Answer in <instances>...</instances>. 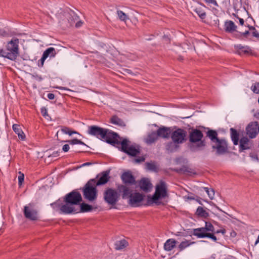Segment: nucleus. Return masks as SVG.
Here are the masks:
<instances>
[{
    "mask_svg": "<svg viewBox=\"0 0 259 259\" xmlns=\"http://www.w3.org/2000/svg\"><path fill=\"white\" fill-rule=\"evenodd\" d=\"M177 241L174 239H169L164 244V248L166 251L171 250L175 246Z\"/></svg>",
    "mask_w": 259,
    "mask_h": 259,
    "instance_id": "nucleus-26",
    "label": "nucleus"
},
{
    "mask_svg": "<svg viewBox=\"0 0 259 259\" xmlns=\"http://www.w3.org/2000/svg\"><path fill=\"white\" fill-rule=\"evenodd\" d=\"M146 168L151 171H156L157 167L154 162H147L146 163Z\"/></svg>",
    "mask_w": 259,
    "mask_h": 259,
    "instance_id": "nucleus-39",
    "label": "nucleus"
},
{
    "mask_svg": "<svg viewBox=\"0 0 259 259\" xmlns=\"http://www.w3.org/2000/svg\"><path fill=\"white\" fill-rule=\"evenodd\" d=\"M119 194L114 189L108 188L104 193V199L109 204L115 205L119 200Z\"/></svg>",
    "mask_w": 259,
    "mask_h": 259,
    "instance_id": "nucleus-8",
    "label": "nucleus"
},
{
    "mask_svg": "<svg viewBox=\"0 0 259 259\" xmlns=\"http://www.w3.org/2000/svg\"><path fill=\"white\" fill-rule=\"evenodd\" d=\"M19 39H12L9 41L4 50V58H7L12 61L16 60L19 55Z\"/></svg>",
    "mask_w": 259,
    "mask_h": 259,
    "instance_id": "nucleus-3",
    "label": "nucleus"
},
{
    "mask_svg": "<svg viewBox=\"0 0 259 259\" xmlns=\"http://www.w3.org/2000/svg\"><path fill=\"white\" fill-rule=\"evenodd\" d=\"M109 171L106 170L102 172L101 174L98 175L97 176V178L99 177L98 181L97 182L96 181L95 185L97 186H100L102 185H104L108 182L109 180Z\"/></svg>",
    "mask_w": 259,
    "mask_h": 259,
    "instance_id": "nucleus-19",
    "label": "nucleus"
},
{
    "mask_svg": "<svg viewBox=\"0 0 259 259\" xmlns=\"http://www.w3.org/2000/svg\"><path fill=\"white\" fill-rule=\"evenodd\" d=\"M118 17L121 21L126 22L128 19L127 15L121 11H117V12Z\"/></svg>",
    "mask_w": 259,
    "mask_h": 259,
    "instance_id": "nucleus-37",
    "label": "nucleus"
},
{
    "mask_svg": "<svg viewBox=\"0 0 259 259\" xmlns=\"http://www.w3.org/2000/svg\"><path fill=\"white\" fill-rule=\"evenodd\" d=\"M258 103H259V97H258Z\"/></svg>",
    "mask_w": 259,
    "mask_h": 259,
    "instance_id": "nucleus-62",
    "label": "nucleus"
},
{
    "mask_svg": "<svg viewBox=\"0 0 259 259\" xmlns=\"http://www.w3.org/2000/svg\"><path fill=\"white\" fill-rule=\"evenodd\" d=\"M143 199V194L138 192L134 193L128 198V204L133 207L140 206Z\"/></svg>",
    "mask_w": 259,
    "mask_h": 259,
    "instance_id": "nucleus-13",
    "label": "nucleus"
},
{
    "mask_svg": "<svg viewBox=\"0 0 259 259\" xmlns=\"http://www.w3.org/2000/svg\"><path fill=\"white\" fill-rule=\"evenodd\" d=\"M158 137L164 139H167L169 137L171 134L170 128L163 126L158 128L156 132Z\"/></svg>",
    "mask_w": 259,
    "mask_h": 259,
    "instance_id": "nucleus-21",
    "label": "nucleus"
},
{
    "mask_svg": "<svg viewBox=\"0 0 259 259\" xmlns=\"http://www.w3.org/2000/svg\"><path fill=\"white\" fill-rule=\"evenodd\" d=\"M249 29L248 30H246L244 32L241 33L242 35L245 37H247L248 34L250 33Z\"/></svg>",
    "mask_w": 259,
    "mask_h": 259,
    "instance_id": "nucleus-54",
    "label": "nucleus"
},
{
    "mask_svg": "<svg viewBox=\"0 0 259 259\" xmlns=\"http://www.w3.org/2000/svg\"><path fill=\"white\" fill-rule=\"evenodd\" d=\"M196 236L199 238H203L205 237H208L214 241L217 240V237L214 235L213 233H197Z\"/></svg>",
    "mask_w": 259,
    "mask_h": 259,
    "instance_id": "nucleus-34",
    "label": "nucleus"
},
{
    "mask_svg": "<svg viewBox=\"0 0 259 259\" xmlns=\"http://www.w3.org/2000/svg\"><path fill=\"white\" fill-rule=\"evenodd\" d=\"M94 208L97 209V207H94L85 203H82L80 205V209H79V212H89L92 211Z\"/></svg>",
    "mask_w": 259,
    "mask_h": 259,
    "instance_id": "nucleus-29",
    "label": "nucleus"
},
{
    "mask_svg": "<svg viewBox=\"0 0 259 259\" xmlns=\"http://www.w3.org/2000/svg\"><path fill=\"white\" fill-rule=\"evenodd\" d=\"M23 213L24 217L30 221L38 220V213L37 207L33 203H30L24 207Z\"/></svg>",
    "mask_w": 259,
    "mask_h": 259,
    "instance_id": "nucleus-6",
    "label": "nucleus"
},
{
    "mask_svg": "<svg viewBox=\"0 0 259 259\" xmlns=\"http://www.w3.org/2000/svg\"><path fill=\"white\" fill-rule=\"evenodd\" d=\"M166 150L169 152H172L177 150L179 146L177 143H175L174 142H170L168 143L166 146Z\"/></svg>",
    "mask_w": 259,
    "mask_h": 259,
    "instance_id": "nucleus-35",
    "label": "nucleus"
},
{
    "mask_svg": "<svg viewBox=\"0 0 259 259\" xmlns=\"http://www.w3.org/2000/svg\"><path fill=\"white\" fill-rule=\"evenodd\" d=\"M206 3L212 4L215 6H218L217 2L215 0H204Z\"/></svg>",
    "mask_w": 259,
    "mask_h": 259,
    "instance_id": "nucleus-50",
    "label": "nucleus"
},
{
    "mask_svg": "<svg viewBox=\"0 0 259 259\" xmlns=\"http://www.w3.org/2000/svg\"><path fill=\"white\" fill-rule=\"evenodd\" d=\"M203 135L199 130H192L189 134V148L192 152L200 151L205 146L204 140H202Z\"/></svg>",
    "mask_w": 259,
    "mask_h": 259,
    "instance_id": "nucleus-2",
    "label": "nucleus"
},
{
    "mask_svg": "<svg viewBox=\"0 0 259 259\" xmlns=\"http://www.w3.org/2000/svg\"><path fill=\"white\" fill-rule=\"evenodd\" d=\"M258 132L259 133V126H258Z\"/></svg>",
    "mask_w": 259,
    "mask_h": 259,
    "instance_id": "nucleus-61",
    "label": "nucleus"
},
{
    "mask_svg": "<svg viewBox=\"0 0 259 259\" xmlns=\"http://www.w3.org/2000/svg\"><path fill=\"white\" fill-rule=\"evenodd\" d=\"M69 145L68 144H65L63 146L62 150L64 152H67L69 150Z\"/></svg>",
    "mask_w": 259,
    "mask_h": 259,
    "instance_id": "nucleus-49",
    "label": "nucleus"
},
{
    "mask_svg": "<svg viewBox=\"0 0 259 259\" xmlns=\"http://www.w3.org/2000/svg\"><path fill=\"white\" fill-rule=\"evenodd\" d=\"M237 26L232 21H226L225 23V29L228 32H232L236 30Z\"/></svg>",
    "mask_w": 259,
    "mask_h": 259,
    "instance_id": "nucleus-28",
    "label": "nucleus"
},
{
    "mask_svg": "<svg viewBox=\"0 0 259 259\" xmlns=\"http://www.w3.org/2000/svg\"><path fill=\"white\" fill-rule=\"evenodd\" d=\"M252 145V142L246 137H242L239 141V151L250 149Z\"/></svg>",
    "mask_w": 259,
    "mask_h": 259,
    "instance_id": "nucleus-18",
    "label": "nucleus"
},
{
    "mask_svg": "<svg viewBox=\"0 0 259 259\" xmlns=\"http://www.w3.org/2000/svg\"><path fill=\"white\" fill-rule=\"evenodd\" d=\"M251 90L255 94H259V82H255L251 86Z\"/></svg>",
    "mask_w": 259,
    "mask_h": 259,
    "instance_id": "nucleus-44",
    "label": "nucleus"
},
{
    "mask_svg": "<svg viewBox=\"0 0 259 259\" xmlns=\"http://www.w3.org/2000/svg\"><path fill=\"white\" fill-rule=\"evenodd\" d=\"M204 189L206 191V192L207 193L208 197L210 199H213L214 196V191L213 189H211L209 190L208 188L205 187L204 188Z\"/></svg>",
    "mask_w": 259,
    "mask_h": 259,
    "instance_id": "nucleus-41",
    "label": "nucleus"
},
{
    "mask_svg": "<svg viewBox=\"0 0 259 259\" xmlns=\"http://www.w3.org/2000/svg\"><path fill=\"white\" fill-rule=\"evenodd\" d=\"M226 232V231L225 229H223V230H218L216 232H215V233H221L222 234H225Z\"/></svg>",
    "mask_w": 259,
    "mask_h": 259,
    "instance_id": "nucleus-58",
    "label": "nucleus"
},
{
    "mask_svg": "<svg viewBox=\"0 0 259 259\" xmlns=\"http://www.w3.org/2000/svg\"><path fill=\"white\" fill-rule=\"evenodd\" d=\"M64 202H69L74 205L79 204L82 201L81 194L76 190H73L66 194L64 198Z\"/></svg>",
    "mask_w": 259,
    "mask_h": 259,
    "instance_id": "nucleus-11",
    "label": "nucleus"
},
{
    "mask_svg": "<svg viewBox=\"0 0 259 259\" xmlns=\"http://www.w3.org/2000/svg\"><path fill=\"white\" fill-rule=\"evenodd\" d=\"M4 49H0V57H4Z\"/></svg>",
    "mask_w": 259,
    "mask_h": 259,
    "instance_id": "nucleus-59",
    "label": "nucleus"
},
{
    "mask_svg": "<svg viewBox=\"0 0 259 259\" xmlns=\"http://www.w3.org/2000/svg\"><path fill=\"white\" fill-rule=\"evenodd\" d=\"M250 31L251 32L253 36L258 38L259 33L256 30L255 28L253 26H248Z\"/></svg>",
    "mask_w": 259,
    "mask_h": 259,
    "instance_id": "nucleus-43",
    "label": "nucleus"
},
{
    "mask_svg": "<svg viewBox=\"0 0 259 259\" xmlns=\"http://www.w3.org/2000/svg\"><path fill=\"white\" fill-rule=\"evenodd\" d=\"M51 206L53 207H57L60 208L61 212L64 214L76 213L79 212V208H76L74 205L71 203L65 202L64 204H60L57 201L52 203Z\"/></svg>",
    "mask_w": 259,
    "mask_h": 259,
    "instance_id": "nucleus-7",
    "label": "nucleus"
},
{
    "mask_svg": "<svg viewBox=\"0 0 259 259\" xmlns=\"http://www.w3.org/2000/svg\"><path fill=\"white\" fill-rule=\"evenodd\" d=\"M236 53L240 55L247 54L251 52L249 47L247 46H242L241 45H237L235 46Z\"/></svg>",
    "mask_w": 259,
    "mask_h": 259,
    "instance_id": "nucleus-22",
    "label": "nucleus"
},
{
    "mask_svg": "<svg viewBox=\"0 0 259 259\" xmlns=\"http://www.w3.org/2000/svg\"><path fill=\"white\" fill-rule=\"evenodd\" d=\"M110 121L112 123L120 126H124L125 125L124 121L117 116H112L110 119Z\"/></svg>",
    "mask_w": 259,
    "mask_h": 259,
    "instance_id": "nucleus-33",
    "label": "nucleus"
},
{
    "mask_svg": "<svg viewBox=\"0 0 259 259\" xmlns=\"http://www.w3.org/2000/svg\"><path fill=\"white\" fill-rule=\"evenodd\" d=\"M59 155V152L58 151H57V152H53V153L51 156H54V157H57V156H58Z\"/></svg>",
    "mask_w": 259,
    "mask_h": 259,
    "instance_id": "nucleus-57",
    "label": "nucleus"
},
{
    "mask_svg": "<svg viewBox=\"0 0 259 259\" xmlns=\"http://www.w3.org/2000/svg\"><path fill=\"white\" fill-rule=\"evenodd\" d=\"M127 57L129 59L132 60H134L136 58V57L132 54H127Z\"/></svg>",
    "mask_w": 259,
    "mask_h": 259,
    "instance_id": "nucleus-52",
    "label": "nucleus"
},
{
    "mask_svg": "<svg viewBox=\"0 0 259 259\" xmlns=\"http://www.w3.org/2000/svg\"><path fill=\"white\" fill-rule=\"evenodd\" d=\"M48 98L50 100H53L55 98V95L53 93H49L47 95Z\"/></svg>",
    "mask_w": 259,
    "mask_h": 259,
    "instance_id": "nucleus-53",
    "label": "nucleus"
},
{
    "mask_svg": "<svg viewBox=\"0 0 259 259\" xmlns=\"http://www.w3.org/2000/svg\"><path fill=\"white\" fill-rule=\"evenodd\" d=\"M13 130L15 133L17 134L19 139L24 140L25 139V135L22 131L20 126L17 124H14L13 125Z\"/></svg>",
    "mask_w": 259,
    "mask_h": 259,
    "instance_id": "nucleus-25",
    "label": "nucleus"
},
{
    "mask_svg": "<svg viewBox=\"0 0 259 259\" xmlns=\"http://www.w3.org/2000/svg\"><path fill=\"white\" fill-rule=\"evenodd\" d=\"M168 196L167 188L166 183L160 181L155 187V191L152 197L148 196L149 202H152L156 204H159V199L164 198Z\"/></svg>",
    "mask_w": 259,
    "mask_h": 259,
    "instance_id": "nucleus-4",
    "label": "nucleus"
},
{
    "mask_svg": "<svg viewBox=\"0 0 259 259\" xmlns=\"http://www.w3.org/2000/svg\"><path fill=\"white\" fill-rule=\"evenodd\" d=\"M41 113L42 115L45 117L48 116V111L46 108H42L41 109Z\"/></svg>",
    "mask_w": 259,
    "mask_h": 259,
    "instance_id": "nucleus-48",
    "label": "nucleus"
},
{
    "mask_svg": "<svg viewBox=\"0 0 259 259\" xmlns=\"http://www.w3.org/2000/svg\"><path fill=\"white\" fill-rule=\"evenodd\" d=\"M157 139L158 136L156 132H152L147 135V137L145 139V142L147 144L150 145L154 143Z\"/></svg>",
    "mask_w": 259,
    "mask_h": 259,
    "instance_id": "nucleus-24",
    "label": "nucleus"
},
{
    "mask_svg": "<svg viewBox=\"0 0 259 259\" xmlns=\"http://www.w3.org/2000/svg\"><path fill=\"white\" fill-rule=\"evenodd\" d=\"M231 131V137L232 140L233 142V144L235 145H237L238 144L239 141V134L237 133V131L233 128H231L230 129Z\"/></svg>",
    "mask_w": 259,
    "mask_h": 259,
    "instance_id": "nucleus-31",
    "label": "nucleus"
},
{
    "mask_svg": "<svg viewBox=\"0 0 259 259\" xmlns=\"http://www.w3.org/2000/svg\"><path fill=\"white\" fill-rule=\"evenodd\" d=\"M56 53V51L54 48L51 47L48 48L43 53L42 57L40 60V64L38 63V66L39 67H42L45 60L49 57L50 58L54 57Z\"/></svg>",
    "mask_w": 259,
    "mask_h": 259,
    "instance_id": "nucleus-16",
    "label": "nucleus"
},
{
    "mask_svg": "<svg viewBox=\"0 0 259 259\" xmlns=\"http://www.w3.org/2000/svg\"><path fill=\"white\" fill-rule=\"evenodd\" d=\"M145 160V158L144 156L139 157L138 158H136L134 159V162L135 163H140L141 162H143Z\"/></svg>",
    "mask_w": 259,
    "mask_h": 259,
    "instance_id": "nucleus-47",
    "label": "nucleus"
},
{
    "mask_svg": "<svg viewBox=\"0 0 259 259\" xmlns=\"http://www.w3.org/2000/svg\"><path fill=\"white\" fill-rule=\"evenodd\" d=\"M121 179L123 183L126 185L127 184H135L136 183L134 177L129 172L123 173L121 176Z\"/></svg>",
    "mask_w": 259,
    "mask_h": 259,
    "instance_id": "nucleus-20",
    "label": "nucleus"
},
{
    "mask_svg": "<svg viewBox=\"0 0 259 259\" xmlns=\"http://www.w3.org/2000/svg\"><path fill=\"white\" fill-rule=\"evenodd\" d=\"M1 35V34L0 33V36Z\"/></svg>",
    "mask_w": 259,
    "mask_h": 259,
    "instance_id": "nucleus-63",
    "label": "nucleus"
},
{
    "mask_svg": "<svg viewBox=\"0 0 259 259\" xmlns=\"http://www.w3.org/2000/svg\"><path fill=\"white\" fill-rule=\"evenodd\" d=\"M61 131L65 134H68L69 136H71L73 134H77L78 133L76 131H71L69 127L64 126L61 128Z\"/></svg>",
    "mask_w": 259,
    "mask_h": 259,
    "instance_id": "nucleus-38",
    "label": "nucleus"
},
{
    "mask_svg": "<svg viewBox=\"0 0 259 259\" xmlns=\"http://www.w3.org/2000/svg\"><path fill=\"white\" fill-rule=\"evenodd\" d=\"M20 175L18 176V181L19 185H21L24 181V175L21 172H19Z\"/></svg>",
    "mask_w": 259,
    "mask_h": 259,
    "instance_id": "nucleus-46",
    "label": "nucleus"
},
{
    "mask_svg": "<svg viewBox=\"0 0 259 259\" xmlns=\"http://www.w3.org/2000/svg\"><path fill=\"white\" fill-rule=\"evenodd\" d=\"M69 144L71 145H74V144H80L83 145H86L81 140H78L77 139H74L71 140H68L66 141Z\"/></svg>",
    "mask_w": 259,
    "mask_h": 259,
    "instance_id": "nucleus-40",
    "label": "nucleus"
},
{
    "mask_svg": "<svg viewBox=\"0 0 259 259\" xmlns=\"http://www.w3.org/2000/svg\"><path fill=\"white\" fill-rule=\"evenodd\" d=\"M218 133L215 131L209 130L206 133V136L211 140V144L219 140L218 138Z\"/></svg>",
    "mask_w": 259,
    "mask_h": 259,
    "instance_id": "nucleus-27",
    "label": "nucleus"
},
{
    "mask_svg": "<svg viewBox=\"0 0 259 259\" xmlns=\"http://www.w3.org/2000/svg\"><path fill=\"white\" fill-rule=\"evenodd\" d=\"M78 19V16L74 12L71 11L69 13L68 20L70 25H73Z\"/></svg>",
    "mask_w": 259,
    "mask_h": 259,
    "instance_id": "nucleus-32",
    "label": "nucleus"
},
{
    "mask_svg": "<svg viewBox=\"0 0 259 259\" xmlns=\"http://www.w3.org/2000/svg\"><path fill=\"white\" fill-rule=\"evenodd\" d=\"M239 23L241 25H243L244 21L242 18H239Z\"/></svg>",
    "mask_w": 259,
    "mask_h": 259,
    "instance_id": "nucleus-56",
    "label": "nucleus"
},
{
    "mask_svg": "<svg viewBox=\"0 0 259 259\" xmlns=\"http://www.w3.org/2000/svg\"><path fill=\"white\" fill-rule=\"evenodd\" d=\"M119 193H122L123 199H128L133 194V190L127 185H120L117 187Z\"/></svg>",
    "mask_w": 259,
    "mask_h": 259,
    "instance_id": "nucleus-17",
    "label": "nucleus"
},
{
    "mask_svg": "<svg viewBox=\"0 0 259 259\" xmlns=\"http://www.w3.org/2000/svg\"><path fill=\"white\" fill-rule=\"evenodd\" d=\"M96 180H90L84 186L83 189V195L85 199L90 202L97 199V190L95 185Z\"/></svg>",
    "mask_w": 259,
    "mask_h": 259,
    "instance_id": "nucleus-5",
    "label": "nucleus"
},
{
    "mask_svg": "<svg viewBox=\"0 0 259 259\" xmlns=\"http://www.w3.org/2000/svg\"><path fill=\"white\" fill-rule=\"evenodd\" d=\"M246 135L250 139L256 137L258 133V123L256 121L251 122L248 124L245 129Z\"/></svg>",
    "mask_w": 259,
    "mask_h": 259,
    "instance_id": "nucleus-14",
    "label": "nucleus"
},
{
    "mask_svg": "<svg viewBox=\"0 0 259 259\" xmlns=\"http://www.w3.org/2000/svg\"><path fill=\"white\" fill-rule=\"evenodd\" d=\"M187 132L183 129L177 128L171 134V138L173 142L177 144H182L186 140Z\"/></svg>",
    "mask_w": 259,
    "mask_h": 259,
    "instance_id": "nucleus-12",
    "label": "nucleus"
},
{
    "mask_svg": "<svg viewBox=\"0 0 259 259\" xmlns=\"http://www.w3.org/2000/svg\"><path fill=\"white\" fill-rule=\"evenodd\" d=\"M213 151H215L217 155H220L225 154L228 149V145L224 139H219L211 144Z\"/></svg>",
    "mask_w": 259,
    "mask_h": 259,
    "instance_id": "nucleus-10",
    "label": "nucleus"
},
{
    "mask_svg": "<svg viewBox=\"0 0 259 259\" xmlns=\"http://www.w3.org/2000/svg\"><path fill=\"white\" fill-rule=\"evenodd\" d=\"M196 213L198 215L206 218L208 216V213L202 207L199 206L196 210Z\"/></svg>",
    "mask_w": 259,
    "mask_h": 259,
    "instance_id": "nucleus-36",
    "label": "nucleus"
},
{
    "mask_svg": "<svg viewBox=\"0 0 259 259\" xmlns=\"http://www.w3.org/2000/svg\"><path fill=\"white\" fill-rule=\"evenodd\" d=\"M195 12L201 19H203L205 18V17H206L205 12H204L203 11H202V10H201L200 9H199V8L196 9Z\"/></svg>",
    "mask_w": 259,
    "mask_h": 259,
    "instance_id": "nucleus-42",
    "label": "nucleus"
},
{
    "mask_svg": "<svg viewBox=\"0 0 259 259\" xmlns=\"http://www.w3.org/2000/svg\"><path fill=\"white\" fill-rule=\"evenodd\" d=\"M128 245V242L125 239L120 240L115 243V248L116 250H121L126 247Z\"/></svg>",
    "mask_w": 259,
    "mask_h": 259,
    "instance_id": "nucleus-30",
    "label": "nucleus"
},
{
    "mask_svg": "<svg viewBox=\"0 0 259 259\" xmlns=\"http://www.w3.org/2000/svg\"><path fill=\"white\" fill-rule=\"evenodd\" d=\"M190 245L188 241H183L180 244L179 246V247L181 250H182L183 249H185L186 247Z\"/></svg>",
    "mask_w": 259,
    "mask_h": 259,
    "instance_id": "nucleus-45",
    "label": "nucleus"
},
{
    "mask_svg": "<svg viewBox=\"0 0 259 259\" xmlns=\"http://www.w3.org/2000/svg\"><path fill=\"white\" fill-rule=\"evenodd\" d=\"M130 141L127 139L123 140L121 142V149L125 153L132 156H135L140 153L138 147L130 145Z\"/></svg>",
    "mask_w": 259,
    "mask_h": 259,
    "instance_id": "nucleus-9",
    "label": "nucleus"
},
{
    "mask_svg": "<svg viewBox=\"0 0 259 259\" xmlns=\"http://www.w3.org/2000/svg\"><path fill=\"white\" fill-rule=\"evenodd\" d=\"M74 24H75V27L77 28L82 25V22L78 19Z\"/></svg>",
    "mask_w": 259,
    "mask_h": 259,
    "instance_id": "nucleus-51",
    "label": "nucleus"
},
{
    "mask_svg": "<svg viewBox=\"0 0 259 259\" xmlns=\"http://www.w3.org/2000/svg\"><path fill=\"white\" fill-rule=\"evenodd\" d=\"M90 164H91V163H90V162H86V163H83V164H82V166L89 165H90Z\"/></svg>",
    "mask_w": 259,
    "mask_h": 259,
    "instance_id": "nucleus-60",
    "label": "nucleus"
},
{
    "mask_svg": "<svg viewBox=\"0 0 259 259\" xmlns=\"http://www.w3.org/2000/svg\"><path fill=\"white\" fill-rule=\"evenodd\" d=\"M209 232H214V228L210 222H205L204 227H201L193 229V234L196 236L197 233H208Z\"/></svg>",
    "mask_w": 259,
    "mask_h": 259,
    "instance_id": "nucleus-15",
    "label": "nucleus"
},
{
    "mask_svg": "<svg viewBox=\"0 0 259 259\" xmlns=\"http://www.w3.org/2000/svg\"><path fill=\"white\" fill-rule=\"evenodd\" d=\"M183 170L184 173H189L191 172L190 170L188 168H187V167L184 168Z\"/></svg>",
    "mask_w": 259,
    "mask_h": 259,
    "instance_id": "nucleus-55",
    "label": "nucleus"
},
{
    "mask_svg": "<svg viewBox=\"0 0 259 259\" xmlns=\"http://www.w3.org/2000/svg\"><path fill=\"white\" fill-rule=\"evenodd\" d=\"M88 134L107 143L114 144L119 143L118 135L109 130L103 128L96 125L89 127Z\"/></svg>",
    "mask_w": 259,
    "mask_h": 259,
    "instance_id": "nucleus-1",
    "label": "nucleus"
},
{
    "mask_svg": "<svg viewBox=\"0 0 259 259\" xmlns=\"http://www.w3.org/2000/svg\"><path fill=\"white\" fill-rule=\"evenodd\" d=\"M139 186L141 189L144 191L147 192L149 190L151 184L148 179L144 178L140 181Z\"/></svg>",
    "mask_w": 259,
    "mask_h": 259,
    "instance_id": "nucleus-23",
    "label": "nucleus"
}]
</instances>
